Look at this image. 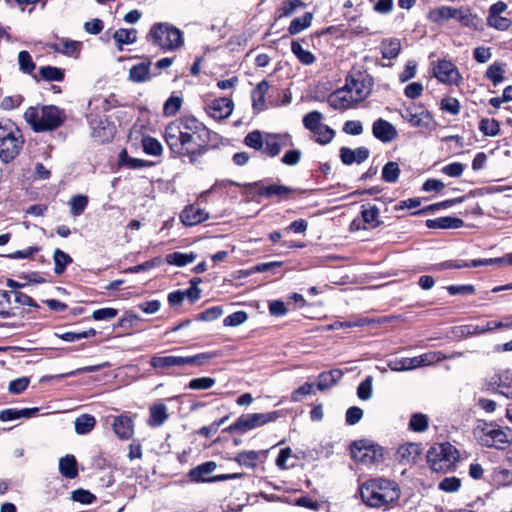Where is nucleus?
I'll return each mask as SVG.
<instances>
[{
  "instance_id": "1",
  "label": "nucleus",
  "mask_w": 512,
  "mask_h": 512,
  "mask_svg": "<svg viewBox=\"0 0 512 512\" xmlns=\"http://www.w3.org/2000/svg\"><path fill=\"white\" fill-rule=\"evenodd\" d=\"M164 140L175 157L194 163L208 150L210 130L196 117L182 116L166 126Z\"/></svg>"
},
{
  "instance_id": "2",
  "label": "nucleus",
  "mask_w": 512,
  "mask_h": 512,
  "mask_svg": "<svg viewBox=\"0 0 512 512\" xmlns=\"http://www.w3.org/2000/svg\"><path fill=\"white\" fill-rule=\"evenodd\" d=\"M362 501L369 507L386 508L400 498L396 482L382 477L365 481L360 487Z\"/></svg>"
},
{
  "instance_id": "3",
  "label": "nucleus",
  "mask_w": 512,
  "mask_h": 512,
  "mask_svg": "<svg viewBox=\"0 0 512 512\" xmlns=\"http://www.w3.org/2000/svg\"><path fill=\"white\" fill-rule=\"evenodd\" d=\"M24 119L33 131L44 132L60 127L66 115L63 109L54 105L31 106L25 111Z\"/></svg>"
},
{
  "instance_id": "4",
  "label": "nucleus",
  "mask_w": 512,
  "mask_h": 512,
  "mask_svg": "<svg viewBox=\"0 0 512 512\" xmlns=\"http://www.w3.org/2000/svg\"><path fill=\"white\" fill-rule=\"evenodd\" d=\"M24 145L21 130L9 119L0 120V159L4 163L14 160Z\"/></svg>"
},
{
  "instance_id": "5",
  "label": "nucleus",
  "mask_w": 512,
  "mask_h": 512,
  "mask_svg": "<svg viewBox=\"0 0 512 512\" xmlns=\"http://www.w3.org/2000/svg\"><path fill=\"white\" fill-rule=\"evenodd\" d=\"M147 40L164 52L176 51L184 44L183 33L167 22L152 25Z\"/></svg>"
},
{
  "instance_id": "6",
  "label": "nucleus",
  "mask_w": 512,
  "mask_h": 512,
  "mask_svg": "<svg viewBox=\"0 0 512 512\" xmlns=\"http://www.w3.org/2000/svg\"><path fill=\"white\" fill-rule=\"evenodd\" d=\"M478 443L487 448L503 450L512 444V429L495 423H484L474 431Z\"/></svg>"
},
{
  "instance_id": "7",
  "label": "nucleus",
  "mask_w": 512,
  "mask_h": 512,
  "mask_svg": "<svg viewBox=\"0 0 512 512\" xmlns=\"http://www.w3.org/2000/svg\"><path fill=\"white\" fill-rule=\"evenodd\" d=\"M215 355L210 352L199 353L193 356H158L154 355L150 359V365L154 369L169 370L172 368H183L185 366H203L208 363Z\"/></svg>"
},
{
  "instance_id": "8",
  "label": "nucleus",
  "mask_w": 512,
  "mask_h": 512,
  "mask_svg": "<svg viewBox=\"0 0 512 512\" xmlns=\"http://www.w3.org/2000/svg\"><path fill=\"white\" fill-rule=\"evenodd\" d=\"M458 459V450L448 442L432 446L427 453V461L435 472L450 471Z\"/></svg>"
},
{
  "instance_id": "9",
  "label": "nucleus",
  "mask_w": 512,
  "mask_h": 512,
  "mask_svg": "<svg viewBox=\"0 0 512 512\" xmlns=\"http://www.w3.org/2000/svg\"><path fill=\"white\" fill-rule=\"evenodd\" d=\"M280 97L281 91L273 80H262L258 83V110L285 105L291 101L288 95H285L283 100H280Z\"/></svg>"
},
{
  "instance_id": "10",
  "label": "nucleus",
  "mask_w": 512,
  "mask_h": 512,
  "mask_svg": "<svg viewBox=\"0 0 512 512\" xmlns=\"http://www.w3.org/2000/svg\"><path fill=\"white\" fill-rule=\"evenodd\" d=\"M345 85L353 94L355 100L361 103L370 95L373 79L370 75L357 71L346 77Z\"/></svg>"
},
{
  "instance_id": "11",
  "label": "nucleus",
  "mask_w": 512,
  "mask_h": 512,
  "mask_svg": "<svg viewBox=\"0 0 512 512\" xmlns=\"http://www.w3.org/2000/svg\"><path fill=\"white\" fill-rule=\"evenodd\" d=\"M352 458L363 464H373L383 457V449L367 440L356 441L351 446Z\"/></svg>"
},
{
  "instance_id": "12",
  "label": "nucleus",
  "mask_w": 512,
  "mask_h": 512,
  "mask_svg": "<svg viewBox=\"0 0 512 512\" xmlns=\"http://www.w3.org/2000/svg\"><path fill=\"white\" fill-rule=\"evenodd\" d=\"M292 145V139L289 134H262L258 131V150L261 149L268 156H277L282 147Z\"/></svg>"
},
{
  "instance_id": "13",
  "label": "nucleus",
  "mask_w": 512,
  "mask_h": 512,
  "mask_svg": "<svg viewBox=\"0 0 512 512\" xmlns=\"http://www.w3.org/2000/svg\"><path fill=\"white\" fill-rule=\"evenodd\" d=\"M402 117L412 127L423 130H432V126L434 124L431 113L423 107L416 105L407 107L402 113Z\"/></svg>"
},
{
  "instance_id": "14",
  "label": "nucleus",
  "mask_w": 512,
  "mask_h": 512,
  "mask_svg": "<svg viewBox=\"0 0 512 512\" xmlns=\"http://www.w3.org/2000/svg\"><path fill=\"white\" fill-rule=\"evenodd\" d=\"M327 102L335 110L352 109L359 104L346 85L332 92L328 96Z\"/></svg>"
},
{
  "instance_id": "15",
  "label": "nucleus",
  "mask_w": 512,
  "mask_h": 512,
  "mask_svg": "<svg viewBox=\"0 0 512 512\" xmlns=\"http://www.w3.org/2000/svg\"><path fill=\"white\" fill-rule=\"evenodd\" d=\"M233 101L226 97L216 98L205 105L206 113L215 120L229 117L233 111Z\"/></svg>"
},
{
  "instance_id": "16",
  "label": "nucleus",
  "mask_w": 512,
  "mask_h": 512,
  "mask_svg": "<svg viewBox=\"0 0 512 512\" xmlns=\"http://www.w3.org/2000/svg\"><path fill=\"white\" fill-rule=\"evenodd\" d=\"M434 76L442 83L457 84L460 74L456 66L447 60H440L433 69Z\"/></svg>"
},
{
  "instance_id": "17",
  "label": "nucleus",
  "mask_w": 512,
  "mask_h": 512,
  "mask_svg": "<svg viewBox=\"0 0 512 512\" xmlns=\"http://www.w3.org/2000/svg\"><path fill=\"white\" fill-rule=\"evenodd\" d=\"M373 136L383 142L390 143L398 137V131L396 127L387 120L379 118L372 124Z\"/></svg>"
},
{
  "instance_id": "18",
  "label": "nucleus",
  "mask_w": 512,
  "mask_h": 512,
  "mask_svg": "<svg viewBox=\"0 0 512 512\" xmlns=\"http://www.w3.org/2000/svg\"><path fill=\"white\" fill-rule=\"evenodd\" d=\"M112 428L118 438L122 440H128L134 434V422L127 415H119L114 417Z\"/></svg>"
},
{
  "instance_id": "19",
  "label": "nucleus",
  "mask_w": 512,
  "mask_h": 512,
  "mask_svg": "<svg viewBox=\"0 0 512 512\" xmlns=\"http://www.w3.org/2000/svg\"><path fill=\"white\" fill-rule=\"evenodd\" d=\"M169 418L168 408L162 402H157L149 407L148 426L157 428L162 426Z\"/></svg>"
},
{
  "instance_id": "20",
  "label": "nucleus",
  "mask_w": 512,
  "mask_h": 512,
  "mask_svg": "<svg viewBox=\"0 0 512 512\" xmlns=\"http://www.w3.org/2000/svg\"><path fill=\"white\" fill-rule=\"evenodd\" d=\"M369 154L370 152L366 147H358L356 149L342 147L340 149V158L345 165L360 164L368 159Z\"/></svg>"
},
{
  "instance_id": "21",
  "label": "nucleus",
  "mask_w": 512,
  "mask_h": 512,
  "mask_svg": "<svg viewBox=\"0 0 512 512\" xmlns=\"http://www.w3.org/2000/svg\"><path fill=\"white\" fill-rule=\"evenodd\" d=\"M216 469V464L213 461H208L197 467L191 469L188 473V477L192 482H212L215 478L209 477V475Z\"/></svg>"
},
{
  "instance_id": "22",
  "label": "nucleus",
  "mask_w": 512,
  "mask_h": 512,
  "mask_svg": "<svg viewBox=\"0 0 512 512\" xmlns=\"http://www.w3.org/2000/svg\"><path fill=\"white\" fill-rule=\"evenodd\" d=\"M208 214L197 206L190 205L186 207L180 214L181 222L186 226H194L205 221Z\"/></svg>"
},
{
  "instance_id": "23",
  "label": "nucleus",
  "mask_w": 512,
  "mask_h": 512,
  "mask_svg": "<svg viewBox=\"0 0 512 512\" xmlns=\"http://www.w3.org/2000/svg\"><path fill=\"white\" fill-rule=\"evenodd\" d=\"M426 226L430 229H458L464 226V221L457 217L444 216L428 219Z\"/></svg>"
},
{
  "instance_id": "24",
  "label": "nucleus",
  "mask_w": 512,
  "mask_h": 512,
  "mask_svg": "<svg viewBox=\"0 0 512 512\" xmlns=\"http://www.w3.org/2000/svg\"><path fill=\"white\" fill-rule=\"evenodd\" d=\"M292 190L284 185L271 184V185H258V196L267 198L278 197L279 199L288 198Z\"/></svg>"
},
{
  "instance_id": "25",
  "label": "nucleus",
  "mask_w": 512,
  "mask_h": 512,
  "mask_svg": "<svg viewBox=\"0 0 512 512\" xmlns=\"http://www.w3.org/2000/svg\"><path fill=\"white\" fill-rule=\"evenodd\" d=\"M59 472L68 479H74L78 476L77 460L74 455L67 454L59 460Z\"/></svg>"
},
{
  "instance_id": "26",
  "label": "nucleus",
  "mask_w": 512,
  "mask_h": 512,
  "mask_svg": "<svg viewBox=\"0 0 512 512\" xmlns=\"http://www.w3.org/2000/svg\"><path fill=\"white\" fill-rule=\"evenodd\" d=\"M256 427V414L241 415L232 425L228 427L231 432L240 434L253 430Z\"/></svg>"
},
{
  "instance_id": "27",
  "label": "nucleus",
  "mask_w": 512,
  "mask_h": 512,
  "mask_svg": "<svg viewBox=\"0 0 512 512\" xmlns=\"http://www.w3.org/2000/svg\"><path fill=\"white\" fill-rule=\"evenodd\" d=\"M453 9L454 7L450 6L433 8L427 13V19L435 24L442 25L452 19Z\"/></svg>"
},
{
  "instance_id": "28",
  "label": "nucleus",
  "mask_w": 512,
  "mask_h": 512,
  "mask_svg": "<svg viewBox=\"0 0 512 512\" xmlns=\"http://www.w3.org/2000/svg\"><path fill=\"white\" fill-rule=\"evenodd\" d=\"M343 376L340 369H332L328 372H323L318 377L317 388L321 391L329 389L336 384Z\"/></svg>"
},
{
  "instance_id": "29",
  "label": "nucleus",
  "mask_w": 512,
  "mask_h": 512,
  "mask_svg": "<svg viewBox=\"0 0 512 512\" xmlns=\"http://www.w3.org/2000/svg\"><path fill=\"white\" fill-rule=\"evenodd\" d=\"M129 79L135 83H142L150 80V63H139L129 70Z\"/></svg>"
},
{
  "instance_id": "30",
  "label": "nucleus",
  "mask_w": 512,
  "mask_h": 512,
  "mask_svg": "<svg viewBox=\"0 0 512 512\" xmlns=\"http://www.w3.org/2000/svg\"><path fill=\"white\" fill-rule=\"evenodd\" d=\"M361 216L364 223L372 228L378 227L382 223V221L379 219V209L375 205H362Z\"/></svg>"
},
{
  "instance_id": "31",
  "label": "nucleus",
  "mask_w": 512,
  "mask_h": 512,
  "mask_svg": "<svg viewBox=\"0 0 512 512\" xmlns=\"http://www.w3.org/2000/svg\"><path fill=\"white\" fill-rule=\"evenodd\" d=\"M74 425L75 432L78 435H86L94 429L96 425V419L93 415L82 414L76 418Z\"/></svg>"
},
{
  "instance_id": "32",
  "label": "nucleus",
  "mask_w": 512,
  "mask_h": 512,
  "mask_svg": "<svg viewBox=\"0 0 512 512\" xmlns=\"http://www.w3.org/2000/svg\"><path fill=\"white\" fill-rule=\"evenodd\" d=\"M113 38L119 50H122L123 45L133 44L137 39V31L135 29L120 28L113 34Z\"/></svg>"
},
{
  "instance_id": "33",
  "label": "nucleus",
  "mask_w": 512,
  "mask_h": 512,
  "mask_svg": "<svg viewBox=\"0 0 512 512\" xmlns=\"http://www.w3.org/2000/svg\"><path fill=\"white\" fill-rule=\"evenodd\" d=\"M197 258V255L193 252L191 253H181V252H173L166 255L165 261L177 267L186 266L189 263H192Z\"/></svg>"
},
{
  "instance_id": "34",
  "label": "nucleus",
  "mask_w": 512,
  "mask_h": 512,
  "mask_svg": "<svg viewBox=\"0 0 512 512\" xmlns=\"http://www.w3.org/2000/svg\"><path fill=\"white\" fill-rule=\"evenodd\" d=\"M291 51L297 59L304 65H311L315 62L313 53L303 47L299 41H293L291 44Z\"/></svg>"
},
{
  "instance_id": "35",
  "label": "nucleus",
  "mask_w": 512,
  "mask_h": 512,
  "mask_svg": "<svg viewBox=\"0 0 512 512\" xmlns=\"http://www.w3.org/2000/svg\"><path fill=\"white\" fill-rule=\"evenodd\" d=\"M313 20V14L311 12H306L302 17L294 18L289 27L288 31L291 35L298 34L308 28Z\"/></svg>"
},
{
  "instance_id": "36",
  "label": "nucleus",
  "mask_w": 512,
  "mask_h": 512,
  "mask_svg": "<svg viewBox=\"0 0 512 512\" xmlns=\"http://www.w3.org/2000/svg\"><path fill=\"white\" fill-rule=\"evenodd\" d=\"M499 394L512 399V371L504 370L498 374Z\"/></svg>"
},
{
  "instance_id": "37",
  "label": "nucleus",
  "mask_w": 512,
  "mask_h": 512,
  "mask_svg": "<svg viewBox=\"0 0 512 512\" xmlns=\"http://www.w3.org/2000/svg\"><path fill=\"white\" fill-rule=\"evenodd\" d=\"M53 260L54 272L57 275L63 274L66 270V267L73 261L71 256L61 249H55L53 253Z\"/></svg>"
},
{
  "instance_id": "38",
  "label": "nucleus",
  "mask_w": 512,
  "mask_h": 512,
  "mask_svg": "<svg viewBox=\"0 0 512 512\" xmlns=\"http://www.w3.org/2000/svg\"><path fill=\"white\" fill-rule=\"evenodd\" d=\"M119 163L120 165L127 166L130 169H142L152 165V163L147 160L128 156L126 150H123L120 153Z\"/></svg>"
},
{
  "instance_id": "39",
  "label": "nucleus",
  "mask_w": 512,
  "mask_h": 512,
  "mask_svg": "<svg viewBox=\"0 0 512 512\" xmlns=\"http://www.w3.org/2000/svg\"><path fill=\"white\" fill-rule=\"evenodd\" d=\"M39 76L45 81H57L60 82L64 79V71L54 66H42L39 68Z\"/></svg>"
},
{
  "instance_id": "40",
  "label": "nucleus",
  "mask_w": 512,
  "mask_h": 512,
  "mask_svg": "<svg viewBox=\"0 0 512 512\" xmlns=\"http://www.w3.org/2000/svg\"><path fill=\"white\" fill-rule=\"evenodd\" d=\"M401 49L398 39L384 40L381 45V53L385 59H394L399 55Z\"/></svg>"
},
{
  "instance_id": "41",
  "label": "nucleus",
  "mask_w": 512,
  "mask_h": 512,
  "mask_svg": "<svg viewBox=\"0 0 512 512\" xmlns=\"http://www.w3.org/2000/svg\"><path fill=\"white\" fill-rule=\"evenodd\" d=\"M143 151L152 156H160L163 152L162 144L151 136H145L142 139Z\"/></svg>"
},
{
  "instance_id": "42",
  "label": "nucleus",
  "mask_w": 512,
  "mask_h": 512,
  "mask_svg": "<svg viewBox=\"0 0 512 512\" xmlns=\"http://www.w3.org/2000/svg\"><path fill=\"white\" fill-rule=\"evenodd\" d=\"M69 205L72 216H80L88 205V197L85 195H75L70 199Z\"/></svg>"
},
{
  "instance_id": "43",
  "label": "nucleus",
  "mask_w": 512,
  "mask_h": 512,
  "mask_svg": "<svg viewBox=\"0 0 512 512\" xmlns=\"http://www.w3.org/2000/svg\"><path fill=\"white\" fill-rule=\"evenodd\" d=\"M323 115L319 111H311L303 117V125L312 133L322 125Z\"/></svg>"
},
{
  "instance_id": "44",
  "label": "nucleus",
  "mask_w": 512,
  "mask_h": 512,
  "mask_svg": "<svg viewBox=\"0 0 512 512\" xmlns=\"http://www.w3.org/2000/svg\"><path fill=\"white\" fill-rule=\"evenodd\" d=\"M400 175V168L396 162H388L382 169V179L388 183H395Z\"/></svg>"
},
{
  "instance_id": "45",
  "label": "nucleus",
  "mask_w": 512,
  "mask_h": 512,
  "mask_svg": "<svg viewBox=\"0 0 512 512\" xmlns=\"http://www.w3.org/2000/svg\"><path fill=\"white\" fill-rule=\"evenodd\" d=\"M479 130L485 136H496L500 132V124L496 119L483 118L479 123Z\"/></svg>"
},
{
  "instance_id": "46",
  "label": "nucleus",
  "mask_w": 512,
  "mask_h": 512,
  "mask_svg": "<svg viewBox=\"0 0 512 512\" xmlns=\"http://www.w3.org/2000/svg\"><path fill=\"white\" fill-rule=\"evenodd\" d=\"M485 75L494 86H497L504 81V69L499 63H493L490 65L487 68Z\"/></svg>"
},
{
  "instance_id": "47",
  "label": "nucleus",
  "mask_w": 512,
  "mask_h": 512,
  "mask_svg": "<svg viewBox=\"0 0 512 512\" xmlns=\"http://www.w3.org/2000/svg\"><path fill=\"white\" fill-rule=\"evenodd\" d=\"M409 428L414 432H424L428 428V417L422 413L412 414L409 421Z\"/></svg>"
},
{
  "instance_id": "48",
  "label": "nucleus",
  "mask_w": 512,
  "mask_h": 512,
  "mask_svg": "<svg viewBox=\"0 0 512 512\" xmlns=\"http://www.w3.org/2000/svg\"><path fill=\"white\" fill-rule=\"evenodd\" d=\"M18 63L20 71L32 75L36 66L29 52L20 51L18 54Z\"/></svg>"
},
{
  "instance_id": "49",
  "label": "nucleus",
  "mask_w": 512,
  "mask_h": 512,
  "mask_svg": "<svg viewBox=\"0 0 512 512\" xmlns=\"http://www.w3.org/2000/svg\"><path fill=\"white\" fill-rule=\"evenodd\" d=\"M313 134L316 142L322 145L330 143L335 136L334 130L325 124H322Z\"/></svg>"
},
{
  "instance_id": "50",
  "label": "nucleus",
  "mask_w": 512,
  "mask_h": 512,
  "mask_svg": "<svg viewBox=\"0 0 512 512\" xmlns=\"http://www.w3.org/2000/svg\"><path fill=\"white\" fill-rule=\"evenodd\" d=\"M446 359V356L440 351H430L418 356L419 367L429 366Z\"/></svg>"
},
{
  "instance_id": "51",
  "label": "nucleus",
  "mask_w": 512,
  "mask_h": 512,
  "mask_svg": "<svg viewBox=\"0 0 512 512\" xmlns=\"http://www.w3.org/2000/svg\"><path fill=\"white\" fill-rule=\"evenodd\" d=\"M373 377L367 376L357 387V396L364 401L371 399L373 395Z\"/></svg>"
},
{
  "instance_id": "52",
  "label": "nucleus",
  "mask_w": 512,
  "mask_h": 512,
  "mask_svg": "<svg viewBox=\"0 0 512 512\" xmlns=\"http://www.w3.org/2000/svg\"><path fill=\"white\" fill-rule=\"evenodd\" d=\"M182 98L171 95L164 103L163 113L165 116H174L181 108Z\"/></svg>"
},
{
  "instance_id": "53",
  "label": "nucleus",
  "mask_w": 512,
  "mask_h": 512,
  "mask_svg": "<svg viewBox=\"0 0 512 512\" xmlns=\"http://www.w3.org/2000/svg\"><path fill=\"white\" fill-rule=\"evenodd\" d=\"M305 7L302 0H284L280 8V16L288 17L294 14L297 10Z\"/></svg>"
},
{
  "instance_id": "54",
  "label": "nucleus",
  "mask_w": 512,
  "mask_h": 512,
  "mask_svg": "<svg viewBox=\"0 0 512 512\" xmlns=\"http://www.w3.org/2000/svg\"><path fill=\"white\" fill-rule=\"evenodd\" d=\"M96 335V330L90 328L86 331L81 332H65L63 334L58 335L62 340L66 342H76L84 338L93 337Z\"/></svg>"
},
{
  "instance_id": "55",
  "label": "nucleus",
  "mask_w": 512,
  "mask_h": 512,
  "mask_svg": "<svg viewBox=\"0 0 512 512\" xmlns=\"http://www.w3.org/2000/svg\"><path fill=\"white\" fill-rule=\"evenodd\" d=\"M487 23L497 30H507L511 26V20L501 15L488 14Z\"/></svg>"
},
{
  "instance_id": "56",
  "label": "nucleus",
  "mask_w": 512,
  "mask_h": 512,
  "mask_svg": "<svg viewBox=\"0 0 512 512\" xmlns=\"http://www.w3.org/2000/svg\"><path fill=\"white\" fill-rule=\"evenodd\" d=\"M216 380L212 377L194 378L189 381L188 388L191 390H207L214 386Z\"/></svg>"
},
{
  "instance_id": "57",
  "label": "nucleus",
  "mask_w": 512,
  "mask_h": 512,
  "mask_svg": "<svg viewBox=\"0 0 512 512\" xmlns=\"http://www.w3.org/2000/svg\"><path fill=\"white\" fill-rule=\"evenodd\" d=\"M162 263V259L161 257H155L151 260H148V261H145L139 265H136V266H133V267H129L126 272H129V273H139V272H142V271H147V270H150L154 267H157V266H160Z\"/></svg>"
},
{
  "instance_id": "58",
  "label": "nucleus",
  "mask_w": 512,
  "mask_h": 512,
  "mask_svg": "<svg viewBox=\"0 0 512 512\" xmlns=\"http://www.w3.org/2000/svg\"><path fill=\"white\" fill-rule=\"evenodd\" d=\"M461 486V481L457 477H446L439 483V489L448 493L456 492Z\"/></svg>"
},
{
  "instance_id": "59",
  "label": "nucleus",
  "mask_w": 512,
  "mask_h": 512,
  "mask_svg": "<svg viewBox=\"0 0 512 512\" xmlns=\"http://www.w3.org/2000/svg\"><path fill=\"white\" fill-rule=\"evenodd\" d=\"M24 98L22 95L5 96L0 102V107L3 110H12L21 105Z\"/></svg>"
},
{
  "instance_id": "60",
  "label": "nucleus",
  "mask_w": 512,
  "mask_h": 512,
  "mask_svg": "<svg viewBox=\"0 0 512 512\" xmlns=\"http://www.w3.org/2000/svg\"><path fill=\"white\" fill-rule=\"evenodd\" d=\"M440 107L443 111L452 115H457L460 112V103L456 98L447 97L441 100Z\"/></svg>"
},
{
  "instance_id": "61",
  "label": "nucleus",
  "mask_w": 512,
  "mask_h": 512,
  "mask_svg": "<svg viewBox=\"0 0 512 512\" xmlns=\"http://www.w3.org/2000/svg\"><path fill=\"white\" fill-rule=\"evenodd\" d=\"M465 170V165L460 162L450 163L441 169V172L449 177L458 178Z\"/></svg>"
},
{
  "instance_id": "62",
  "label": "nucleus",
  "mask_w": 512,
  "mask_h": 512,
  "mask_svg": "<svg viewBox=\"0 0 512 512\" xmlns=\"http://www.w3.org/2000/svg\"><path fill=\"white\" fill-rule=\"evenodd\" d=\"M223 310L220 306H213L201 312L197 319L201 321H213L222 316Z\"/></svg>"
},
{
  "instance_id": "63",
  "label": "nucleus",
  "mask_w": 512,
  "mask_h": 512,
  "mask_svg": "<svg viewBox=\"0 0 512 512\" xmlns=\"http://www.w3.org/2000/svg\"><path fill=\"white\" fill-rule=\"evenodd\" d=\"M140 320L141 317L139 315L133 313H126L123 317H121L118 320L116 327L130 329L134 327Z\"/></svg>"
},
{
  "instance_id": "64",
  "label": "nucleus",
  "mask_w": 512,
  "mask_h": 512,
  "mask_svg": "<svg viewBox=\"0 0 512 512\" xmlns=\"http://www.w3.org/2000/svg\"><path fill=\"white\" fill-rule=\"evenodd\" d=\"M118 314L117 309L106 307L97 309L93 312L92 318L96 321H102V320H110L116 317Z\"/></svg>"
}]
</instances>
